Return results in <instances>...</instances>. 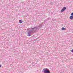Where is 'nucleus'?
I'll list each match as a JSON object with an SVG mask.
<instances>
[{"label": "nucleus", "instance_id": "obj_1", "mask_svg": "<svg viewBox=\"0 0 73 73\" xmlns=\"http://www.w3.org/2000/svg\"><path fill=\"white\" fill-rule=\"evenodd\" d=\"M44 72L45 73H50V71H49L48 69H47V68H44Z\"/></svg>", "mask_w": 73, "mask_h": 73}, {"label": "nucleus", "instance_id": "obj_2", "mask_svg": "<svg viewBox=\"0 0 73 73\" xmlns=\"http://www.w3.org/2000/svg\"><path fill=\"white\" fill-rule=\"evenodd\" d=\"M66 7H64L63 9L61 10V12H64V11L66 9Z\"/></svg>", "mask_w": 73, "mask_h": 73}, {"label": "nucleus", "instance_id": "obj_3", "mask_svg": "<svg viewBox=\"0 0 73 73\" xmlns=\"http://www.w3.org/2000/svg\"><path fill=\"white\" fill-rule=\"evenodd\" d=\"M66 7H64L63 9L61 10V12H64V11L66 9Z\"/></svg>", "mask_w": 73, "mask_h": 73}, {"label": "nucleus", "instance_id": "obj_4", "mask_svg": "<svg viewBox=\"0 0 73 73\" xmlns=\"http://www.w3.org/2000/svg\"><path fill=\"white\" fill-rule=\"evenodd\" d=\"M66 7H64L63 9L61 10V12H64V11L66 9Z\"/></svg>", "mask_w": 73, "mask_h": 73}, {"label": "nucleus", "instance_id": "obj_5", "mask_svg": "<svg viewBox=\"0 0 73 73\" xmlns=\"http://www.w3.org/2000/svg\"><path fill=\"white\" fill-rule=\"evenodd\" d=\"M61 30L62 31H63V30H66V28L64 27H62L61 29Z\"/></svg>", "mask_w": 73, "mask_h": 73}, {"label": "nucleus", "instance_id": "obj_6", "mask_svg": "<svg viewBox=\"0 0 73 73\" xmlns=\"http://www.w3.org/2000/svg\"><path fill=\"white\" fill-rule=\"evenodd\" d=\"M23 21H22L21 20H20L19 21V23H23Z\"/></svg>", "mask_w": 73, "mask_h": 73}, {"label": "nucleus", "instance_id": "obj_7", "mask_svg": "<svg viewBox=\"0 0 73 73\" xmlns=\"http://www.w3.org/2000/svg\"><path fill=\"white\" fill-rule=\"evenodd\" d=\"M73 18V16H71L70 17V19H72Z\"/></svg>", "mask_w": 73, "mask_h": 73}, {"label": "nucleus", "instance_id": "obj_8", "mask_svg": "<svg viewBox=\"0 0 73 73\" xmlns=\"http://www.w3.org/2000/svg\"><path fill=\"white\" fill-rule=\"evenodd\" d=\"M71 16H73V13H72L71 14Z\"/></svg>", "mask_w": 73, "mask_h": 73}, {"label": "nucleus", "instance_id": "obj_9", "mask_svg": "<svg viewBox=\"0 0 73 73\" xmlns=\"http://www.w3.org/2000/svg\"><path fill=\"white\" fill-rule=\"evenodd\" d=\"M70 51L71 52H72V53H73V49L71 50Z\"/></svg>", "mask_w": 73, "mask_h": 73}, {"label": "nucleus", "instance_id": "obj_10", "mask_svg": "<svg viewBox=\"0 0 73 73\" xmlns=\"http://www.w3.org/2000/svg\"><path fill=\"white\" fill-rule=\"evenodd\" d=\"M0 67H1V64H0Z\"/></svg>", "mask_w": 73, "mask_h": 73}, {"label": "nucleus", "instance_id": "obj_11", "mask_svg": "<svg viewBox=\"0 0 73 73\" xmlns=\"http://www.w3.org/2000/svg\"><path fill=\"white\" fill-rule=\"evenodd\" d=\"M32 29H33V28H32Z\"/></svg>", "mask_w": 73, "mask_h": 73}, {"label": "nucleus", "instance_id": "obj_12", "mask_svg": "<svg viewBox=\"0 0 73 73\" xmlns=\"http://www.w3.org/2000/svg\"><path fill=\"white\" fill-rule=\"evenodd\" d=\"M29 36H30V35H29Z\"/></svg>", "mask_w": 73, "mask_h": 73}]
</instances>
